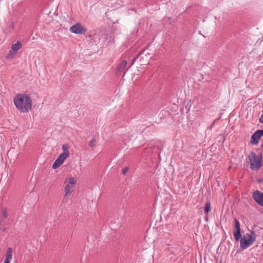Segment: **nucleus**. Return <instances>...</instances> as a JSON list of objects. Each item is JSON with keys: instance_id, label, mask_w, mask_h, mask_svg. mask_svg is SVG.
Masks as SVG:
<instances>
[{"instance_id": "1", "label": "nucleus", "mask_w": 263, "mask_h": 263, "mask_svg": "<svg viewBox=\"0 0 263 263\" xmlns=\"http://www.w3.org/2000/svg\"><path fill=\"white\" fill-rule=\"evenodd\" d=\"M16 108L22 112H28L31 110L32 102L29 95L18 93L14 98Z\"/></svg>"}, {"instance_id": "2", "label": "nucleus", "mask_w": 263, "mask_h": 263, "mask_svg": "<svg viewBox=\"0 0 263 263\" xmlns=\"http://www.w3.org/2000/svg\"><path fill=\"white\" fill-rule=\"evenodd\" d=\"M250 168L252 170H258L262 166V156H258L254 152H251L248 156Z\"/></svg>"}, {"instance_id": "3", "label": "nucleus", "mask_w": 263, "mask_h": 263, "mask_svg": "<svg viewBox=\"0 0 263 263\" xmlns=\"http://www.w3.org/2000/svg\"><path fill=\"white\" fill-rule=\"evenodd\" d=\"M77 180L73 177H70L68 179H66L64 183L65 186L64 187L65 195L63 198V202H67L69 199V197L70 196L72 192V188L76 184Z\"/></svg>"}, {"instance_id": "4", "label": "nucleus", "mask_w": 263, "mask_h": 263, "mask_svg": "<svg viewBox=\"0 0 263 263\" xmlns=\"http://www.w3.org/2000/svg\"><path fill=\"white\" fill-rule=\"evenodd\" d=\"M246 238L245 237L239 239L240 246L242 250H245L252 245L256 240L255 234L254 231L251 232V234H247Z\"/></svg>"}, {"instance_id": "5", "label": "nucleus", "mask_w": 263, "mask_h": 263, "mask_svg": "<svg viewBox=\"0 0 263 263\" xmlns=\"http://www.w3.org/2000/svg\"><path fill=\"white\" fill-rule=\"evenodd\" d=\"M69 31L74 34H83L87 32V29L81 23H77L70 27Z\"/></svg>"}, {"instance_id": "6", "label": "nucleus", "mask_w": 263, "mask_h": 263, "mask_svg": "<svg viewBox=\"0 0 263 263\" xmlns=\"http://www.w3.org/2000/svg\"><path fill=\"white\" fill-rule=\"evenodd\" d=\"M234 228L235 231L233 232L234 237L236 241H238L241 237V235L240 233V223L236 218L234 219Z\"/></svg>"}, {"instance_id": "7", "label": "nucleus", "mask_w": 263, "mask_h": 263, "mask_svg": "<svg viewBox=\"0 0 263 263\" xmlns=\"http://www.w3.org/2000/svg\"><path fill=\"white\" fill-rule=\"evenodd\" d=\"M263 136V130H257L256 131L251 137V143L252 144L256 145L261 137Z\"/></svg>"}, {"instance_id": "8", "label": "nucleus", "mask_w": 263, "mask_h": 263, "mask_svg": "<svg viewBox=\"0 0 263 263\" xmlns=\"http://www.w3.org/2000/svg\"><path fill=\"white\" fill-rule=\"evenodd\" d=\"M253 198L257 204L263 206V193L261 192L255 191L253 194Z\"/></svg>"}, {"instance_id": "9", "label": "nucleus", "mask_w": 263, "mask_h": 263, "mask_svg": "<svg viewBox=\"0 0 263 263\" xmlns=\"http://www.w3.org/2000/svg\"><path fill=\"white\" fill-rule=\"evenodd\" d=\"M135 60H134L131 64L127 67V62L126 61L123 60L120 63L117 67V70L118 72H124V73L127 70L128 68L130 67L134 63Z\"/></svg>"}, {"instance_id": "10", "label": "nucleus", "mask_w": 263, "mask_h": 263, "mask_svg": "<svg viewBox=\"0 0 263 263\" xmlns=\"http://www.w3.org/2000/svg\"><path fill=\"white\" fill-rule=\"evenodd\" d=\"M8 217V213L6 208H3L0 210V224L3 226L5 221Z\"/></svg>"}, {"instance_id": "11", "label": "nucleus", "mask_w": 263, "mask_h": 263, "mask_svg": "<svg viewBox=\"0 0 263 263\" xmlns=\"http://www.w3.org/2000/svg\"><path fill=\"white\" fill-rule=\"evenodd\" d=\"M22 47V43L20 41H17L16 43L13 44L11 46L10 52L12 51L13 53H15Z\"/></svg>"}, {"instance_id": "12", "label": "nucleus", "mask_w": 263, "mask_h": 263, "mask_svg": "<svg viewBox=\"0 0 263 263\" xmlns=\"http://www.w3.org/2000/svg\"><path fill=\"white\" fill-rule=\"evenodd\" d=\"M12 257V249L9 248L7 249L6 258H5V261L10 262Z\"/></svg>"}, {"instance_id": "13", "label": "nucleus", "mask_w": 263, "mask_h": 263, "mask_svg": "<svg viewBox=\"0 0 263 263\" xmlns=\"http://www.w3.org/2000/svg\"><path fill=\"white\" fill-rule=\"evenodd\" d=\"M63 163V162H62L60 159L57 158L52 164V167L53 169H56L58 168L61 165H62Z\"/></svg>"}, {"instance_id": "14", "label": "nucleus", "mask_w": 263, "mask_h": 263, "mask_svg": "<svg viewBox=\"0 0 263 263\" xmlns=\"http://www.w3.org/2000/svg\"><path fill=\"white\" fill-rule=\"evenodd\" d=\"M68 156L69 155L67 153L66 154V153H62L59 156L58 158L60 159L62 162H64L65 160L66 159Z\"/></svg>"}, {"instance_id": "15", "label": "nucleus", "mask_w": 263, "mask_h": 263, "mask_svg": "<svg viewBox=\"0 0 263 263\" xmlns=\"http://www.w3.org/2000/svg\"><path fill=\"white\" fill-rule=\"evenodd\" d=\"M204 213L206 214H208L209 212L211 211V203L210 202H207L205 204L204 209Z\"/></svg>"}, {"instance_id": "16", "label": "nucleus", "mask_w": 263, "mask_h": 263, "mask_svg": "<svg viewBox=\"0 0 263 263\" xmlns=\"http://www.w3.org/2000/svg\"><path fill=\"white\" fill-rule=\"evenodd\" d=\"M69 148V146L68 144H63L62 146V149L63 151V153H66V154L67 153L69 155V151H68Z\"/></svg>"}, {"instance_id": "17", "label": "nucleus", "mask_w": 263, "mask_h": 263, "mask_svg": "<svg viewBox=\"0 0 263 263\" xmlns=\"http://www.w3.org/2000/svg\"><path fill=\"white\" fill-rule=\"evenodd\" d=\"M95 142H96V139L94 137H93L89 142V146L91 148H93L95 146Z\"/></svg>"}, {"instance_id": "18", "label": "nucleus", "mask_w": 263, "mask_h": 263, "mask_svg": "<svg viewBox=\"0 0 263 263\" xmlns=\"http://www.w3.org/2000/svg\"><path fill=\"white\" fill-rule=\"evenodd\" d=\"M128 167H126L124 168L122 170V173H123V174L125 175L126 174V173L128 172Z\"/></svg>"}, {"instance_id": "19", "label": "nucleus", "mask_w": 263, "mask_h": 263, "mask_svg": "<svg viewBox=\"0 0 263 263\" xmlns=\"http://www.w3.org/2000/svg\"><path fill=\"white\" fill-rule=\"evenodd\" d=\"M259 122L263 123V111L262 114L261 115L260 118H259Z\"/></svg>"}, {"instance_id": "20", "label": "nucleus", "mask_w": 263, "mask_h": 263, "mask_svg": "<svg viewBox=\"0 0 263 263\" xmlns=\"http://www.w3.org/2000/svg\"><path fill=\"white\" fill-rule=\"evenodd\" d=\"M220 117L215 119L212 123V124H215L216 122H217L219 119Z\"/></svg>"}, {"instance_id": "21", "label": "nucleus", "mask_w": 263, "mask_h": 263, "mask_svg": "<svg viewBox=\"0 0 263 263\" xmlns=\"http://www.w3.org/2000/svg\"><path fill=\"white\" fill-rule=\"evenodd\" d=\"M258 182H262V183H263V178H261V179L259 178V179H258Z\"/></svg>"}, {"instance_id": "22", "label": "nucleus", "mask_w": 263, "mask_h": 263, "mask_svg": "<svg viewBox=\"0 0 263 263\" xmlns=\"http://www.w3.org/2000/svg\"><path fill=\"white\" fill-rule=\"evenodd\" d=\"M2 230L3 232H5L6 231V229L5 228H4Z\"/></svg>"}, {"instance_id": "23", "label": "nucleus", "mask_w": 263, "mask_h": 263, "mask_svg": "<svg viewBox=\"0 0 263 263\" xmlns=\"http://www.w3.org/2000/svg\"><path fill=\"white\" fill-rule=\"evenodd\" d=\"M4 263H10V262H8V261H4Z\"/></svg>"}, {"instance_id": "24", "label": "nucleus", "mask_w": 263, "mask_h": 263, "mask_svg": "<svg viewBox=\"0 0 263 263\" xmlns=\"http://www.w3.org/2000/svg\"><path fill=\"white\" fill-rule=\"evenodd\" d=\"M214 124H211V128H212V127L213 126H214Z\"/></svg>"}, {"instance_id": "25", "label": "nucleus", "mask_w": 263, "mask_h": 263, "mask_svg": "<svg viewBox=\"0 0 263 263\" xmlns=\"http://www.w3.org/2000/svg\"><path fill=\"white\" fill-rule=\"evenodd\" d=\"M219 263H222L221 261H220V262Z\"/></svg>"}]
</instances>
